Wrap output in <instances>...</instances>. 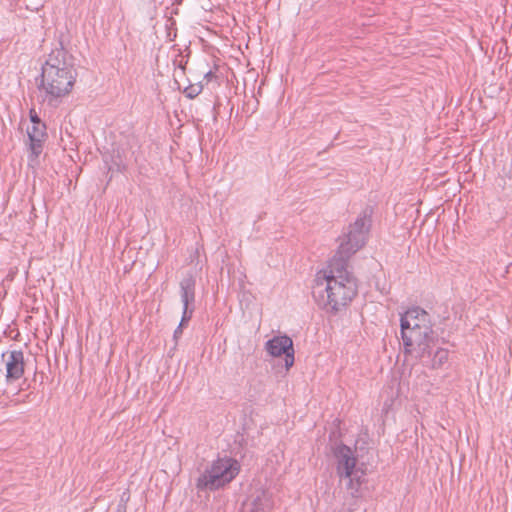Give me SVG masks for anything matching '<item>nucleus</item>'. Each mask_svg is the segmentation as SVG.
Returning a JSON list of instances; mask_svg holds the SVG:
<instances>
[{
	"mask_svg": "<svg viewBox=\"0 0 512 512\" xmlns=\"http://www.w3.org/2000/svg\"><path fill=\"white\" fill-rule=\"evenodd\" d=\"M76 77L73 58L60 43V47L51 51L42 66L41 80L37 85L42 102L57 107L62 98L71 92Z\"/></svg>",
	"mask_w": 512,
	"mask_h": 512,
	"instance_id": "f03ea898",
	"label": "nucleus"
},
{
	"mask_svg": "<svg viewBox=\"0 0 512 512\" xmlns=\"http://www.w3.org/2000/svg\"><path fill=\"white\" fill-rule=\"evenodd\" d=\"M182 327L183 325H181L179 323V325L177 326V328L174 330V334H173V337L174 339L177 341L178 338L182 335Z\"/></svg>",
	"mask_w": 512,
	"mask_h": 512,
	"instance_id": "f3484780",
	"label": "nucleus"
},
{
	"mask_svg": "<svg viewBox=\"0 0 512 512\" xmlns=\"http://www.w3.org/2000/svg\"><path fill=\"white\" fill-rule=\"evenodd\" d=\"M438 342L437 336L433 341V344L429 348V354L425 357H415L418 359L424 366H427L431 369H439L441 368L449 358V351L444 348L436 347Z\"/></svg>",
	"mask_w": 512,
	"mask_h": 512,
	"instance_id": "1a4fd4ad",
	"label": "nucleus"
},
{
	"mask_svg": "<svg viewBox=\"0 0 512 512\" xmlns=\"http://www.w3.org/2000/svg\"><path fill=\"white\" fill-rule=\"evenodd\" d=\"M115 164L117 165L118 171H124L126 169V165L124 163H122V161L115 162Z\"/></svg>",
	"mask_w": 512,
	"mask_h": 512,
	"instance_id": "a211bd4d",
	"label": "nucleus"
},
{
	"mask_svg": "<svg viewBox=\"0 0 512 512\" xmlns=\"http://www.w3.org/2000/svg\"><path fill=\"white\" fill-rule=\"evenodd\" d=\"M201 92V88L190 87L186 89L187 97L194 98Z\"/></svg>",
	"mask_w": 512,
	"mask_h": 512,
	"instance_id": "dca6fc26",
	"label": "nucleus"
},
{
	"mask_svg": "<svg viewBox=\"0 0 512 512\" xmlns=\"http://www.w3.org/2000/svg\"><path fill=\"white\" fill-rule=\"evenodd\" d=\"M365 476V471L358 469L345 478L348 479L346 484L347 491L353 497H363L362 485L366 482Z\"/></svg>",
	"mask_w": 512,
	"mask_h": 512,
	"instance_id": "f8f14e48",
	"label": "nucleus"
},
{
	"mask_svg": "<svg viewBox=\"0 0 512 512\" xmlns=\"http://www.w3.org/2000/svg\"><path fill=\"white\" fill-rule=\"evenodd\" d=\"M371 211L364 210L338 238L339 246L325 269L314 278L312 295L319 307L336 314L357 295V280L347 270L350 258L366 243L371 226Z\"/></svg>",
	"mask_w": 512,
	"mask_h": 512,
	"instance_id": "f257e3e1",
	"label": "nucleus"
},
{
	"mask_svg": "<svg viewBox=\"0 0 512 512\" xmlns=\"http://www.w3.org/2000/svg\"><path fill=\"white\" fill-rule=\"evenodd\" d=\"M29 114L32 125L44 124L35 112V110L31 109Z\"/></svg>",
	"mask_w": 512,
	"mask_h": 512,
	"instance_id": "2eb2a0df",
	"label": "nucleus"
},
{
	"mask_svg": "<svg viewBox=\"0 0 512 512\" xmlns=\"http://www.w3.org/2000/svg\"><path fill=\"white\" fill-rule=\"evenodd\" d=\"M271 509L270 494L265 490H257L243 502L241 512H270Z\"/></svg>",
	"mask_w": 512,
	"mask_h": 512,
	"instance_id": "0eeeda50",
	"label": "nucleus"
},
{
	"mask_svg": "<svg viewBox=\"0 0 512 512\" xmlns=\"http://www.w3.org/2000/svg\"><path fill=\"white\" fill-rule=\"evenodd\" d=\"M27 135L30 141V151L34 158H37L43 148V142L47 136L45 124L32 125L28 128Z\"/></svg>",
	"mask_w": 512,
	"mask_h": 512,
	"instance_id": "9d476101",
	"label": "nucleus"
},
{
	"mask_svg": "<svg viewBox=\"0 0 512 512\" xmlns=\"http://www.w3.org/2000/svg\"><path fill=\"white\" fill-rule=\"evenodd\" d=\"M239 462L231 457L214 460L199 475L195 486L198 491H216L230 483L240 472Z\"/></svg>",
	"mask_w": 512,
	"mask_h": 512,
	"instance_id": "20e7f679",
	"label": "nucleus"
},
{
	"mask_svg": "<svg viewBox=\"0 0 512 512\" xmlns=\"http://www.w3.org/2000/svg\"><path fill=\"white\" fill-rule=\"evenodd\" d=\"M265 350L272 357L284 355V366L289 370L294 364V347L292 339L287 335L274 336L265 343Z\"/></svg>",
	"mask_w": 512,
	"mask_h": 512,
	"instance_id": "39448f33",
	"label": "nucleus"
},
{
	"mask_svg": "<svg viewBox=\"0 0 512 512\" xmlns=\"http://www.w3.org/2000/svg\"><path fill=\"white\" fill-rule=\"evenodd\" d=\"M194 312V306H183V312L180 324L184 325L188 323L193 315Z\"/></svg>",
	"mask_w": 512,
	"mask_h": 512,
	"instance_id": "4468645a",
	"label": "nucleus"
},
{
	"mask_svg": "<svg viewBox=\"0 0 512 512\" xmlns=\"http://www.w3.org/2000/svg\"><path fill=\"white\" fill-rule=\"evenodd\" d=\"M180 297L183 306H193L195 302V286L196 280L192 274L186 275L180 281Z\"/></svg>",
	"mask_w": 512,
	"mask_h": 512,
	"instance_id": "9b49d317",
	"label": "nucleus"
},
{
	"mask_svg": "<svg viewBox=\"0 0 512 512\" xmlns=\"http://www.w3.org/2000/svg\"><path fill=\"white\" fill-rule=\"evenodd\" d=\"M333 455L336 459V473L340 479L346 478L359 469L356 467L355 452L349 446L343 443L336 444Z\"/></svg>",
	"mask_w": 512,
	"mask_h": 512,
	"instance_id": "423d86ee",
	"label": "nucleus"
},
{
	"mask_svg": "<svg viewBox=\"0 0 512 512\" xmlns=\"http://www.w3.org/2000/svg\"><path fill=\"white\" fill-rule=\"evenodd\" d=\"M6 359V379L8 382L20 379L24 374V354L22 350H13L2 357Z\"/></svg>",
	"mask_w": 512,
	"mask_h": 512,
	"instance_id": "6e6552de",
	"label": "nucleus"
},
{
	"mask_svg": "<svg viewBox=\"0 0 512 512\" xmlns=\"http://www.w3.org/2000/svg\"><path fill=\"white\" fill-rule=\"evenodd\" d=\"M212 76H213L212 71H208V72L205 74V76H204V77H205L206 79H210Z\"/></svg>",
	"mask_w": 512,
	"mask_h": 512,
	"instance_id": "6ab92c4d",
	"label": "nucleus"
},
{
	"mask_svg": "<svg viewBox=\"0 0 512 512\" xmlns=\"http://www.w3.org/2000/svg\"><path fill=\"white\" fill-rule=\"evenodd\" d=\"M400 332L405 354L425 357L435 340V333L429 314L414 306L401 314Z\"/></svg>",
	"mask_w": 512,
	"mask_h": 512,
	"instance_id": "7ed1b4c3",
	"label": "nucleus"
},
{
	"mask_svg": "<svg viewBox=\"0 0 512 512\" xmlns=\"http://www.w3.org/2000/svg\"><path fill=\"white\" fill-rule=\"evenodd\" d=\"M361 498L362 497H353V495L347 492L343 502V506L347 512H355L359 508Z\"/></svg>",
	"mask_w": 512,
	"mask_h": 512,
	"instance_id": "ddd939ff",
	"label": "nucleus"
}]
</instances>
